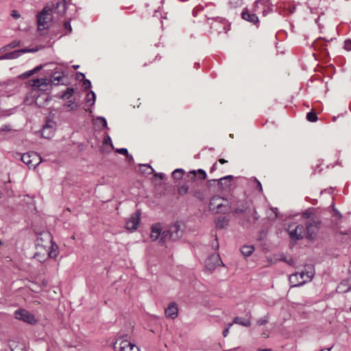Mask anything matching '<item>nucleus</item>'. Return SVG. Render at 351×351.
I'll list each match as a JSON object with an SVG mask.
<instances>
[{"label": "nucleus", "mask_w": 351, "mask_h": 351, "mask_svg": "<svg viewBox=\"0 0 351 351\" xmlns=\"http://www.w3.org/2000/svg\"><path fill=\"white\" fill-rule=\"evenodd\" d=\"M229 220L226 217H218L215 220L216 227L219 229L224 228L228 225Z\"/></svg>", "instance_id": "nucleus-21"}, {"label": "nucleus", "mask_w": 351, "mask_h": 351, "mask_svg": "<svg viewBox=\"0 0 351 351\" xmlns=\"http://www.w3.org/2000/svg\"><path fill=\"white\" fill-rule=\"evenodd\" d=\"M11 16L15 19H18L19 18H20V14L18 13L16 10H12Z\"/></svg>", "instance_id": "nucleus-44"}, {"label": "nucleus", "mask_w": 351, "mask_h": 351, "mask_svg": "<svg viewBox=\"0 0 351 351\" xmlns=\"http://www.w3.org/2000/svg\"><path fill=\"white\" fill-rule=\"evenodd\" d=\"M14 317L16 319L29 324H34L36 323L35 316L32 313L23 308H19L15 311Z\"/></svg>", "instance_id": "nucleus-8"}, {"label": "nucleus", "mask_w": 351, "mask_h": 351, "mask_svg": "<svg viewBox=\"0 0 351 351\" xmlns=\"http://www.w3.org/2000/svg\"><path fill=\"white\" fill-rule=\"evenodd\" d=\"M74 93V89L73 88H68L66 91L62 94V98L70 99Z\"/></svg>", "instance_id": "nucleus-30"}, {"label": "nucleus", "mask_w": 351, "mask_h": 351, "mask_svg": "<svg viewBox=\"0 0 351 351\" xmlns=\"http://www.w3.org/2000/svg\"><path fill=\"white\" fill-rule=\"evenodd\" d=\"M83 86L84 87L85 89H88L90 88L91 86V83H90V81L88 80H85L83 82Z\"/></svg>", "instance_id": "nucleus-40"}, {"label": "nucleus", "mask_w": 351, "mask_h": 351, "mask_svg": "<svg viewBox=\"0 0 351 351\" xmlns=\"http://www.w3.org/2000/svg\"><path fill=\"white\" fill-rule=\"evenodd\" d=\"M37 49H22L19 50H16L10 53H7L1 56H0L1 60H8V59H16L19 57L21 54L27 53V52H34L36 51Z\"/></svg>", "instance_id": "nucleus-12"}, {"label": "nucleus", "mask_w": 351, "mask_h": 351, "mask_svg": "<svg viewBox=\"0 0 351 351\" xmlns=\"http://www.w3.org/2000/svg\"><path fill=\"white\" fill-rule=\"evenodd\" d=\"M303 217L308 219H315L314 217H311V214L308 211H305L303 213Z\"/></svg>", "instance_id": "nucleus-48"}, {"label": "nucleus", "mask_w": 351, "mask_h": 351, "mask_svg": "<svg viewBox=\"0 0 351 351\" xmlns=\"http://www.w3.org/2000/svg\"><path fill=\"white\" fill-rule=\"evenodd\" d=\"M97 120L99 121L102 123L104 127L107 126V122H106V120L105 118L99 117L97 118Z\"/></svg>", "instance_id": "nucleus-43"}, {"label": "nucleus", "mask_w": 351, "mask_h": 351, "mask_svg": "<svg viewBox=\"0 0 351 351\" xmlns=\"http://www.w3.org/2000/svg\"><path fill=\"white\" fill-rule=\"evenodd\" d=\"M212 246L213 248H215V250H217L219 248V242H218V240L217 239H215L213 242V244H212Z\"/></svg>", "instance_id": "nucleus-46"}, {"label": "nucleus", "mask_w": 351, "mask_h": 351, "mask_svg": "<svg viewBox=\"0 0 351 351\" xmlns=\"http://www.w3.org/2000/svg\"><path fill=\"white\" fill-rule=\"evenodd\" d=\"M55 9L57 10L58 14L63 15L66 10V1L63 0L62 1L57 3Z\"/></svg>", "instance_id": "nucleus-24"}, {"label": "nucleus", "mask_w": 351, "mask_h": 351, "mask_svg": "<svg viewBox=\"0 0 351 351\" xmlns=\"http://www.w3.org/2000/svg\"><path fill=\"white\" fill-rule=\"evenodd\" d=\"M304 227L301 225L297 226L293 230L289 231V234L291 239L299 240L304 237Z\"/></svg>", "instance_id": "nucleus-15"}, {"label": "nucleus", "mask_w": 351, "mask_h": 351, "mask_svg": "<svg viewBox=\"0 0 351 351\" xmlns=\"http://www.w3.org/2000/svg\"><path fill=\"white\" fill-rule=\"evenodd\" d=\"M55 131V123L51 121H47L46 124L43 125L42 129V136L43 138L49 139L54 134Z\"/></svg>", "instance_id": "nucleus-13"}, {"label": "nucleus", "mask_w": 351, "mask_h": 351, "mask_svg": "<svg viewBox=\"0 0 351 351\" xmlns=\"http://www.w3.org/2000/svg\"><path fill=\"white\" fill-rule=\"evenodd\" d=\"M116 152L120 154L125 155L127 157H129V154L128 149L126 148H119L116 149Z\"/></svg>", "instance_id": "nucleus-35"}, {"label": "nucleus", "mask_w": 351, "mask_h": 351, "mask_svg": "<svg viewBox=\"0 0 351 351\" xmlns=\"http://www.w3.org/2000/svg\"><path fill=\"white\" fill-rule=\"evenodd\" d=\"M344 285V282H341V284L338 287V289H340L342 285Z\"/></svg>", "instance_id": "nucleus-64"}, {"label": "nucleus", "mask_w": 351, "mask_h": 351, "mask_svg": "<svg viewBox=\"0 0 351 351\" xmlns=\"http://www.w3.org/2000/svg\"><path fill=\"white\" fill-rule=\"evenodd\" d=\"M63 72L55 71L50 77V82L54 85L60 84L62 79L64 77Z\"/></svg>", "instance_id": "nucleus-19"}, {"label": "nucleus", "mask_w": 351, "mask_h": 351, "mask_svg": "<svg viewBox=\"0 0 351 351\" xmlns=\"http://www.w3.org/2000/svg\"><path fill=\"white\" fill-rule=\"evenodd\" d=\"M130 160H133V157L132 155H130L129 154V157H127Z\"/></svg>", "instance_id": "nucleus-57"}, {"label": "nucleus", "mask_w": 351, "mask_h": 351, "mask_svg": "<svg viewBox=\"0 0 351 351\" xmlns=\"http://www.w3.org/2000/svg\"><path fill=\"white\" fill-rule=\"evenodd\" d=\"M259 3H261V1H256L254 3V8H255V9H256V8H257L258 7V4H259Z\"/></svg>", "instance_id": "nucleus-53"}, {"label": "nucleus", "mask_w": 351, "mask_h": 351, "mask_svg": "<svg viewBox=\"0 0 351 351\" xmlns=\"http://www.w3.org/2000/svg\"><path fill=\"white\" fill-rule=\"evenodd\" d=\"M95 94L93 91H90L86 95V101L89 106H93L95 101Z\"/></svg>", "instance_id": "nucleus-27"}, {"label": "nucleus", "mask_w": 351, "mask_h": 351, "mask_svg": "<svg viewBox=\"0 0 351 351\" xmlns=\"http://www.w3.org/2000/svg\"><path fill=\"white\" fill-rule=\"evenodd\" d=\"M73 67L75 69H78L79 65H74Z\"/></svg>", "instance_id": "nucleus-62"}, {"label": "nucleus", "mask_w": 351, "mask_h": 351, "mask_svg": "<svg viewBox=\"0 0 351 351\" xmlns=\"http://www.w3.org/2000/svg\"><path fill=\"white\" fill-rule=\"evenodd\" d=\"M234 213L236 214L246 213L241 222V224L243 226L248 227L249 224L254 223L259 218L256 211L254 208L250 209L247 202H242L240 204L234 209Z\"/></svg>", "instance_id": "nucleus-2"}, {"label": "nucleus", "mask_w": 351, "mask_h": 351, "mask_svg": "<svg viewBox=\"0 0 351 351\" xmlns=\"http://www.w3.org/2000/svg\"><path fill=\"white\" fill-rule=\"evenodd\" d=\"M314 273L313 271L306 272L302 271L300 273H295L289 276V282L291 287H298L304 285L306 282L311 281L313 278Z\"/></svg>", "instance_id": "nucleus-3"}, {"label": "nucleus", "mask_w": 351, "mask_h": 351, "mask_svg": "<svg viewBox=\"0 0 351 351\" xmlns=\"http://www.w3.org/2000/svg\"><path fill=\"white\" fill-rule=\"evenodd\" d=\"M64 28L68 30L69 32H71L72 29L69 21H66L64 23Z\"/></svg>", "instance_id": "nucleus-41"}, {"label": "nucleus", "mask_w": 351, "mask_h": 351, "mask_svg": "<svg viewBox=\"0 0 351 351\" xmlns=\"http://www.w3.org/2000/svg\"><path fill=\"white\" fill-rule=\"evenodd\" d=\"M193 196L200 200L203 199L202 194L199 191H195L193 193Z\"/></svg>", "instance_id": "nucleus-39"}, {"label": "nucleus", "mask_w": 351, "mask_h": 351, "mask_svg": "<svg viewBox=\"0 0 351 351\" xmlns=\"http://www.w3.org/2000/svg\"><path fill=\"white\" fill-rule=\"evenodd\" d=\"M154 176H155L156 177H158V178H160L161 180H162V179L164 178V177H165V174H164V173H156L154 174Z\"/></svg>", "instance_id": "nucleus-49"}, {"label": "nucleus", "mask_w": 351, "mask_h": 351, "mask_svg": "<svg viewBox=\"0 0 351 351\" xmlns=\"http://www.w3.org/2000/svg\"><path fill=\"white\" fill-rule=\"evenodd\" d=\"M232 326V323L228 324V327L223 330V335L224 337H226L229 332L230 328Z\"/></svg>", "instance_id": "nucleus-45"}, {"label": "nucleus", "mask_w": 351, "mask_h": 351, "mask_svg": "<svg viewBox=\"0 0 351 351\" xmlns=\"http://www.w3.org/2000/svg\"><path fill=\"white\" fill-rule=\"evenodd\" d=\"M321 221L318 218L309 219L306 222V238L312 240L316 236L320 228Z\"/></svg>", "instance_id": "nucleus-5"}, {"label": "nucleus", "mask_w": 351, "mask_h": 351, "mask_svg": "<svg viewBox=\"0 0 351 351\" xmlns=\"http://www.w3.org/2000/svg\"><path fill=\"white\" fill-rule=\"evenodd\" d=\"M268 319H269V317H268V315H265V317H261L259 318L258 320H257V324L259 325V326H263V325H265L266 324L267 322H268Z\"/></svg>", "instance_id": "nucleus-33"}, {"label": "nucleus", "mask_w": 351, "mask_h": 351, "mask_svg": "<svg viewBox=\"0 0 351 351\" xmlns=\"http://www.w3.org/2000/svg\"><path fill=\"white\" fill-rule=\"evenodd\" d=\"M287 263L289 265H292L293 263V261L292 258H290L289 260L287 261Z\"/></svg>", "instance_id": "nucleus-55"}, {"label": "nucleus", "mask_w": 351, "mask_h": 351, "mask_svg": "<svg viewBox=\"0 0 351 351\" xmlns=\"http://www.w3.org/2000/svg\"><path fill=\"white\" fill-rule=\"evenodd\" d=\"M197 172H198L200 174V176H199V179L200 180H205L206 179V173L205 171H204L203 169H198L197 171Z\"/></svg>", "instance_id": "nucleus-36"}, {"label": "nucleus", "mask_w": 351, "mask_h": 351, "mask_svg": "<svg viewBox=\"0 0 351 351\" xmlns=\"http://www.w3.org/2000/svg\"><path fill=\"white\" fill-rule=\"evenodd\" d=\"M263 336L264 337H265V338L268 337L267 334V333H265V332H263Z\"/></svg>", "instance_id": "nucleus-58"}, {"label": "nucleus", "mask_w": 351, "mask_h": 351, "mask_svg": "<svg viewBox=\"0 0 351 351\" xmlns=\"http://www.w3.org/2000/svg\"><path fill=\"white\" fill-rule=\"evenodd\" d=\"M232 203L230 204V205L228 206L230 209H232L233 208V206H232Z\"/></svg>", "instance_id": "nucleus-63"}, {"label": "nucleus", "mask_w": 351, "mask_h": 351, "mask_svg": "<svg viewBox=\"0 0 351 351\" xmlns=\"http://www.w3.org/2000/svg\"><path fill=\"white\" fill-rule=\"evenodd\" d=\"M65 106L67 108H70L71 110H73V109H76L77 106L75 104V102L72 100H70V101H68L66 104H65Z\"/></svg>", "instance_id": "nucleus-34"}, {"label": "nucleus", "mask_w": 351, "mask_h": 351, "mask_svg": "<svg viewBox=\"0 0 351 351\" xmlns=\"http://www.w3.org/2000/svg\"><path fill=\"white\" fill-rule=\"evenodd\" d=\"M216 168H217V164H216V163H215V164L212 166V167L210 168V171H211V172H213V171H215V170H216Z\"/></svg>", "instance_id": "nucleus-52"}, {"label": "nucleus", "mask_w": 351, "mask_h": 351, "mask_svg": "<svg viewBox=\"0 0 351 351\" xmlns=\"http://www.w3.org/2000/svg\"><path fill=\"white\" fill-rule=\"evenodd\" d=\"M114 349L115 351H139L138 348L134 343L119 337L114 343Z\"/></svg>", "instance_id": "nucleus-7"}, {"label": "nucleus", "mask_w": 351, "mask_h": 351, "mask_svg": "<svg viewBox=\"0 0 351 351\" xmlns=\"http://www.w3.org/2000/svg\"><path fill=\"white\" fill-rule=\"evenodd\" d=\"M196 174H197V171L195 170H193V171H191L189 174H188V177L191 180H195V178H196Z\"/></svg>", "instance_id": "nucleus-37"}, {"label": "nucleus", "mask_w": 351, "mask_h": 351, "mask_svg": "<svg viewBox=\"0 0 351 351\" xmlns=\"http://www.w3.org/2000/svg\"><path fill=\"white\" fill-rule=\"evenodd\" d=\"M143 166L147 167L151 169L152 171L149 173L154 172V169L150 165H143Z\"/></svg>", "instance_id": "nucleus-56"}, {"label": "nucleus", "mask_w": 351, "mask_h": 351, "mask_svg": "<svg viewBox=\"0 0 351 351\" xmlns=\"http://www.w3.org/2000/svg\"><path fill=\"white\" fill-rule=\"evenodd\" d=\"M254 250L252 245H244L241 249V252L245 257L250 256Z\"/></svg>", "instance_id": "nucleus-25"}, {"label": "nucleus", "mask_w": 351, "mask_h": 351, "mask_svg": "<svg viewBox=\"0 0 351 351\" xmlns=\"http://www.w3.org/2000/svg\"><path fill=\"white\" fill-rule=\"evenodd\" d=\"M351 287H349L348 289H347L346 290H343V292H348L350 290Z\"/></svg>", "instance_id": "nucleus-61"}, {"label": "nucleus", "mask_w": 351, "mask_h": 351, "mask_svg": "<svg viewBox=\"0 0 351 351\" xmlns=\"http://www.w3.org/2000/svg\"><path fill=\"white\" fill-rule=\"evenodd\" d=\"M165 315L167 317L172 319L178 317V308L175 302L169 304V306L165 309Z\"/></svg>", "instance_id": "nucleus-14"}, {"label": "nucleus", "mask_w": 351, "mask_h": 351, "mask_svg": "<svg viewBox=\"0 0 351 351\" xmlns=\"http://www.w3.org/2000/svg\"><path fill=\"white\" fill-rule=\"evenodd\" d=\"M34 257L40 263L44 262L47 258V253L45 251H44L43 253L37 252L34 254Z\"/></svg>", "instance_id": "nucleus-28"}, {"label": "nucleus", "mask_w": 351, "mask_h": 351, "mask_svg": "<svg viewBox=\"0 0 351 351\" xmlns=\"http://www.w3.org/2000/svg\"><path fill=\"white\" fill-rule=\"evenodd\" d=\"M232 179V176H227L223 178H221L218 180H213V181H217L219 184H221L223 189H226L230 186V182Z\"/></svg>", "instance_id": "nucleus-20"}, {"label": "nucleus", "mask_w": 351, "mask_h": 351, "mask_svg": "<svg viewBox=\"0 0 351 351\" xmlns=\"http://www.w3.org/2000/svg\"><path fill=\"white\" fill-rule=\"evenodd\" d=\"M188 191H189V187L185 184L180 186L178 189V192L180 195H184L188 193Z\"/></svg>", "instance_id": "nucleus-31"}, {"label": "nucleus", "mask_w": 351, "mask_h": 351, "mask_svg": "<svg viewBox=\"0 0 351 351\" xmlns=\"http://www.w3.org/2000/svg\"><path fill=\"white\" fill-rule=\"evenodd\" d=\"M241 16L243 19L253 24H256L259 21L258 16L254 13H250L246 8L243 10Z\"/></svg>", "instance_id": "nucleus-16"}, {"label": "nucleus", "mask_w": 351, "mask_h": 351, "mask_svg": "<svg viewBox=\"0 0 351 351\" xmlns=\"http://www.w3.org/2000/svg\"><path fill=\"white\" fill-rule=\"evenodd\" d=\"M51 8H45L43 11L38 14V29L39 30L48 28V23L51 21Z\"/></svg>", "instance_id": "nucleus-6"}, {"label": "nucleus", "mask_w": 351, "mask_h": 351, "mask_svg": "<svg viewBox=\"0 0 351 351\" xmlns=\"http://www.w3.org/2000/svg\"><path fill=\"white\" fill-rule=\"evenodd\" d=\"M104 143L106 144H110L111 145V147H112V141L109 136H108L106 138H105Z\"/></svg>", "instance_id": "nucleus-47"}, {"label": "nucleus", "mask_w": 351, "mask_h": 351, "mask_svg": "<svg viewBox=\"0 0 351 351\" xmlns=\"http://www.w3.org/2000/svg\"><path fill=\"white\" fill-rule=\"evenodd\" d=\"M306 119L310 122H315L317 120V117L315 113L309 112L306 114Z\"/></svg>", "instance_id": "nucleus-32"}, {"label": "nucleus", "mask_w": 351, "mask_h": 351, "mask_svg": "<svg viewBox=\"0 0 351 351\" xmlns=\"http://www.w3.org/2000/svg\"><path fill=\"white\" fill-rule=\"evenodd\" d=\"M259 351H271V350H269V349H263V350H259Z\"/></svg>", "instance_id": "nucleus-59"}, {"label": "nucleus", "mask_w": 351, "mask_h": 351, "mask_svg": "<svg viewBox=\"0 0 351 351\" xmlns=\"http://www.w3.org/2000/svg\"><path fill=\"white\" fill-rule=\"evenodd\" d=\"M331 348H328L327 350H321L320 351H330Z\"/></svg>", "instance_id": "nucleus-60"}, {"label": "nucleus", "mask_w": 351, "mask_h": 351, "mask_svg": "<svg viewBox=\"0 0 351 351\" xmlns=\"http://www.w3.org/2000/svg\"><path fill=\"white\" fill-rule=\"evenodd\" d=\"M19 43H20L19 41L14 40L10 45H8L7 47L14 48V47H17L19 45Z\"/></svg>", "instance_id": "nucleus-42"}, {"label": "nucleus", "mask_w": 351, "mask_h": 351, "mask_svg": "<svg viewBox=\"0 0 351 351\" xmlns=\"http://www.w3.org/2000/svg\"><path fill=\"white\" fill-rule=\"evenodd\" d=\"M256 183H257V188L258 189L259 191H262V185L261 184V182L257 180L256 179H255Z\"/></svg>", "instance_id": "nucleus-51"}, {"label": "nucleus", "mask_w": 351, "mask_h": 351, "mask_svg": "<svg viewBox=\"0 0 351 351\" xmlns=\"http://www.w3.org/2000/svg\"><path fill=\"white\" fill-rule=\"evenodd\" d=\"M21 160L28 166L29 169L35 168L41 162L40 156L36 152H29L23 154H18Z\"/></svg>", "instance_id": "nucleus-4"}, {"label": "nucleus", "mask_w": 351, "mask_h": 351, "mask_svg": "<svg viewBox=\"0 0 351 351\" xmlns=\"http://www.w3.org/2000/svg\"><path fill=\"white\" fill-rule=\"evenodd\" d=\"M219 162L221 163V164H225L227 162V160H226L225 159H223V158H221L219 160Z\"/></svg>", "instance_id": "nucleus-54"}, {"label": "nucleus", "mask_w": 351, "mask_h": 351, "mask_svg": "<svg viewBox=\"0 0 351 351\" xmlns=\"http://www.w3.org/2000/svg\"><path fill=\"white\" fill-rule=\"evenodd\" d=\"M233 324H240L243 326L249 327L251 326V321L249 319H244L240 317H235L233 319Z\"/></svg>", "instance_id": "nucleus-22"}, {"label": "nucleus", "mask_w": 351, "mask_h": 351, "mask_svg": "<svg viewBox=\"0 0 351 351\" xmlns=\"http://www.w3.org/2000/svg\"><path fill=\"white\" fill-rule=\"evenodd\" d=\"M222 197H221L219 195H215V196H213L210 200V204H209V206H210V209H213V206H216V208H217V213H219V212H222V210H221L220 209L222 208V207H226L225 205H223L222 203H219L218 202L221 199ZM223 199H224L223 198Z\"/></svg>", "instance_id": "nucleus-17"}, {"label": "nucleus", "mask_w": 351, "mask_h": 351, "mask_svg": "<svg viewBox=\"0 0 351 351\" xmlns=\"http://www.w3.org/2000/svg\"><path fill=\"white\" fill-rule=\"evenodd\" d=\"M141 220V212L137 210L132 214V215L125 221V228L129 230H135L137 229Z\"/></svg>", "instance_id": "nucleus-9"}, {"label": "nucleus", "mask_w": 351, "mask_h": 351, "mask_svg": "<svg viewBox=\"0 0 351 351\" xmlns=\"http://www.w3.org/2000/svg\"><path fill=\"white\" fill-rule=\"evenodd\" d=\"M51 84L50 80L46 78H40L32 80L31 85L34 88H37L38 90L46 91L49 89Z\"/></svg>", "instance_id": "nucleus-11"}, {"label": "nucleus", "mask_w": 351, "mask_h": 351, "mask_svg": "<svg viewBox=\"0 0 351 351\" xmlns=\"http://www.w3.org/2000/svg\"><path fill=\"white\" fill-rule=\"evenodd\" d=\"M184 228V225L182 221H176L162 231V237L159 241L165 243L167 241L178 240L182 237Z\"/></svg>", "instance_id": "nucleus-1"}, {"label": "nucleus", "mask_w": 351, "mask_h": 351, "mask_svg": "<svg viewBox=\"0 0 351 351\" xmlns=\"http://www.w3.org/2000/svg\"><path fill=\"white\" fill-rule=\"evenodd\" d=\"M334 211H335L334 215L336 217L340 219L341 217V214L337 210H334Z\"/></svg>", "instance_id": "nucleus-50"}, {"label": "nucleus", "mask_w": 351, "mask_h": 351, "mask_svg": "<svg viewBox=\"0 0 351 351\" xmlns=\"http://www.w3.org/2000/svg\"><path fill=\"white\" fill-rule=\"evenodd\" d=\"M184 174V170L182 169H177L172 173L173 178L175 180H180Z\"/></svg>", "instance_id": "nucleus-29"}, {"label": "nucleus", "mask_w": 351, "mask_h": 351, "mask_svg": "<svg viewBox=\"0 0 351 351\" xmlns=\"http://www.w3.org/2000/svg\"><path fill=\"white\" fill-rule=\"evenodd\" d=\"M223 264L221 258L219 254H213L206 258L205 261V265L208 270L213 271L217 266Z\"/></svg>", "instance_id": "nucleus-10"}, {"label": "nucleus", "mask_w": 351, "mask_h": 351, "mask_svg": "<svg viewBox=\"0 0 351 351\" xmlns=\"http://www.w3.org/2000/svg\"><path fill=\"white\" fill-rule=\"evenodd\" d=\"M43 65H38V66H36L34 69L26 71V72L23 73V74H21L20 75V77L27 78V77L32 76V75H34V73H36V72L40 71L43 69Z\"/></svg>", "instance_id": "nucleus-23"}, {"label": "nucleus", "mask_w": 351, "mask_h": 351, "mask_svg": "<svg viewBox=\"0 0 351 351\" xmlns=\"http://www.w3.org/2000/svg\"><path fill=\"white\" fill-rule=\"evenodd\" d=\"M344 48L347 51H351V40H346L344 43Z\"/></svg>", "instance_id": "nucleus-38"}, {"label": "nucleus", "mask_w": 351, "mask_h": 351, "mask_svg": "<svg viewBox=\"0 0 351 351\" xmlns=\"http://www.w3.org/2000/svg\"><path fill=\"white\" fill-rule=\"evenodd\" d=\"M162 231L163 230H162V228H161L160 224L154 225L152 228V232H151V234H150V238L152 239V240L156 241V240L158 239L159 238L160 239L162 237Z\"/></svg>", "instance_id": "nucleus-18"}, {"label": "nucleus", "mask_w": 351, "mask_h": 351, "mask_svg": "<svg viewBox=\"0 0 351 351\" xmlns=\"http://www.w3.org/2000/svg\"><path fill=\"white\" fill-rule=\"evenodd\" d=\"M57 248L58 246L56 245L51 243L50 251L48 252L47 250L44 249V251L47 253V258H56L58 256Z\"/></svg>", "instance_id": "nucleus-26"}]
</instances>
